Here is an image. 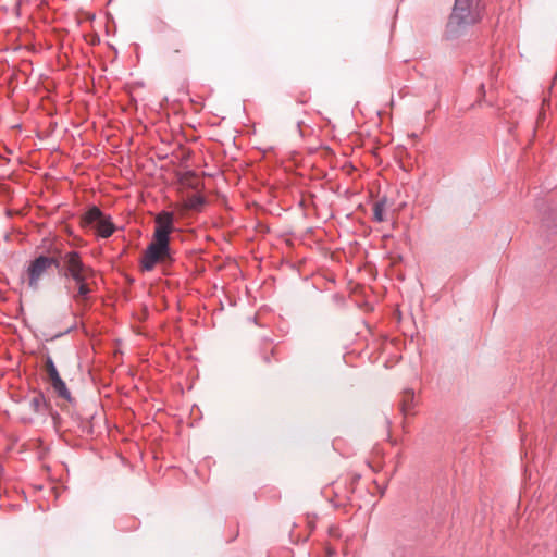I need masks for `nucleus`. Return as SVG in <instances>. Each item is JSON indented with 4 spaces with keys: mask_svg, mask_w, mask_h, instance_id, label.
Returning a JSON list of instances; mask_svg holds the SVG:
<instances>
[{
    "mask_svg": "<svg viewBox=\"0 0 557 557\" xmlns=\"http://www.w3.org/2000/svg\"><path fill=\"white\" fill-rule=\"evenodd\" d=\"M474 2L475 0H455L445 28L446 39L459 38L470 26L480 21L478 4L474 5Z\"/></svg>",
    "mask_w": 557,
    "mask_h": 557,
    "instance_id": "1",
    "label": "nucleus"
},
{
    "mask_svg": "<svg viewBox=\"0 0 557 557\" xmlns=\"http://www.w3.org/2000/svg\"><path fill=\"white\" fill-rule=\"evenodd\" d=\"M61 249L53 247L49 249V255L39 253L32 259L25 270L27 286L37 292L40 287V281L51 268L59 271L61 264Z\"/></svg>",
    "mask_w": 557,
    "mask_h": 557,
    "instance_id": "2",
    "label": "nucleus"
},
{
    "mask_svg": "<svg viewBox=\"0 0 557 557\" xmlns=\"http://www.w3.org/2000/svg\"><path fill=\"white\" fill-rule=\"evenodd\" d=\"M94 274V269L83 262L78 251L61 252L59 275L64 280V284H72L73 282L74 285H78L87 282Z\"/></svg>",
    "mask_w": 557,
    "mask_h": 557,
    "instance_id": "3",
    "label": "nucleus"
},
{
    "mask_svg": "<svg viewBox=\"0 0 557 557\" xmlns=\"http://www.w3.org/2000/svg\"><path fill=\"white\" fill-rule=\"evenodd\" d=\"M173 261L174 257L170 242L152 237L141 256L140 269L144 272H150L157 264L169 265Z\"/></svg>",
    "mask_w": 557,
    "mask_h": 557,
    "instance_id": "4",
    "label": "nucleus"
},
{
    "mask_svg": "<svg viewBox=\"0 0 557 557\" xmlns=\"http://www.w3.org/2000/svg\"><path fill=\"white\" fill-rule=\"evenodd\" d=\"M84 225H92L102 238L110 237L116 230L110 215H107L99 207L92 205L87 208L82 216Z\"/></svg>",
    "mask_w": 557,
    "mask_h": 557,
    "instance_id": "5",
    "label": "nucleus"
},
{
    "mask_svg": "<svg viewBox=\"0 0 557 557\" xmlns=\"http://www.w3.org/2000/svg\"><path fill=\"white\" fill-rule=\"evenodd\" d=\"M174 231V214L170 211H162L156 219V228L152 237L169 240Z\"/></svg>",
    "mask_w": 557,
    "mask_h": 557,
    "instance_id": "6",
    "label": "nucleus"
},
{
    "mask_svg": "<svg viewBox=\"0 0 557 557\" xmlns=\"http://www.w3.org/2000/svg\"><path fill=\"white\" fill-rule=\"evenodd\" d=\"M64 290L79 307L83 309L87 308V302L92 292L88 281L78 285L64 284Z\"/></svg>",
    "mask_w": 557,
    "mask_h": 557,
    "instance_id": "7",
    "label": "nucleus"
},
{
    "mask_svg": "<svg viewBox=\"0 0 557 557\" xmlns=\"http://www.w3.org/2000/svg\"><path fill=\"white\" fill-rule=\"evenodd\" d=\"M29 407L39 414L49 412L54 422L60 419V414L52 409L50 401L46 399L41 391L36 392V395L29 400Z\"/></svg>",
    "mask_w": 557,
    "mask_h": 557,
    "instance_id": "8",
    "label": "nucleus"
},
{
    "mask_svg": "<svg viewBox=\"0 0 557 557\" xmlns=\"http://www.w3.org/2000/svg\"><path fill=\"white\" fill-rule=\"evenodd\" d=\"M49 383H50V386L52 387L53 392L57 394V396L59 398L64 399L70 404L74 403L71 392L69 391L65 382L63 381V379L61 376L53 379Z\"/></svg>",
    "mask_w": 557,
    "mask_h": 557,
    "instance_id": "9",
    "label": "nucleus"
},
{
    "mask_svg": "<svg viewBox=\"0 0 557 557\" xmlns=\"http://www.w3.org/2000/svg\"><path fill=\"white\" fill-rule=\"evenodd\" d=\"M399 407H400L401 413L405 417L412 413V409L414 407L413 389H411V388L404 389Z\"/></svg>",
    "mask_w": 557,
    "mask_h": 557,
    "instance_id": "10",
    "label": "nucleus"
},
{
    "mask_svg": "<svg viewBox=\"0 0 557 557\" xmlns=\"http://www.w3.org/2000/svg\"><path fill=\"white\" fill-rule=\"evenodd\" d=\"M205 205L206 198L201 194H194L184 202L185 208L191 211H200Z\"/></svg>",
    "mask_w": 557,
    "mask_h": 557,
    "instance_id": "11",
    "label": "nucleus"
},
{
    "mask_svg": "<svg viewBox=\"0 0 557 557\" xmlns=\"http://www.w3.org/2000/svg\"><path fill=\"white\" fill-rule=\"evenodd\" d=\"M385 206H386V198H382L377 200L374 203L373 207V219L376 222H383L385 221Z\"/></svg>",
    "mask_w": 557,
    "mask_h": 557,
    "instance_id": "12",
    "label": "nucleus"
},
{
    "mask_svg": "<svg viewBox=\"0 0 557 557\" xmlns=\"http://www.w3.org/2000/svg\"><path fill=\"white\" fill-rule=\"evenodd\" d=\"M45 370H46V373H47V380L48 382L52 381L53 379H57L58 376H60V373L54 364V361L53 359L51 358V356L47 355L46 357V360H45Z\"/></svg>",
    "mask_w": 557,
    "mask_h": 557,
    "instance_id": "13",
    "label": "nucleus"
},
{
    "mask_svg": "<svg viewBox=\"0 0 557 557\" xmlns=\"http://www.w3.org/2000/svg\"><path fill=\"white\" fill-rule=\"evenodd\" d=\"M74 329H75V324H74V325H72L71 327H69L66 331H64V332H62V333H59V334L54 335V336L52 337V339H54V338H59V337H61L62 335L69 334V333H70V332H72Z\"/></svg>",
    "mask_w": 557,
    "mask_h": 557,
    "instance_id": "14",
    "label": "nucleus"
},
{
    "mask_svg": "<svg viewBox=\"0 0 557 557\" xmlns=\"http://www.w3.org/2000/svg\"><path fill=\"white\" fill-rule=\"evenodd\" d=\"M374 483L379 490L380 495L383 496L386 490V485H380L376 481H374Z\"/></svg>",
    "mask_w": 557,
    "mask_h": 557,
    "instance_id": "15",
    "label": "nucleus"
},
{
    "mask_svg": "<svg viewBox=\"0 0 557 557\" xmlns=\"http://www.w3.org/2000/svg\"><path fill=\"white\" fill-rule=\"evenodd\" d=\"M264 361H265V362H270V357L264 356Z\"/></svg>",
    "mask_w": 557,
    "mask_h": 557,
    "instance_id": "16",
    "label": "nucleus"
},
{
    "mask_svg": "<svg viewBox=\"0 0 557 557\" xmlns=\"http://www.w3.org/2000/svg\"><path fill=\"white\" fill-rule=\"evenodd\" d=\"M301 124H302V122H301V121H298V122H297V126H298V128H300Z\"/></svg>",
    "mask_w": 557,
    "mask_h": 557,
    "instance_id": "17",
    "label": "nucleus"
}]
</instances>
